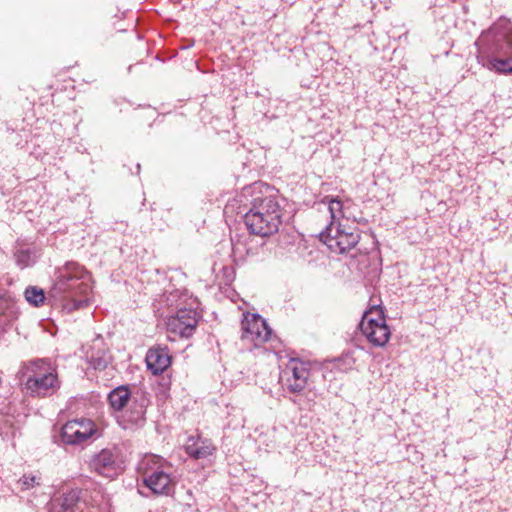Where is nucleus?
Segmentation results:
<instances>
[{"label":"nucleus","instance_id":"7","mask_svg":"<svg viewBox=\"0 0 512 512\" xmlns=\"http://www.w3.org/2000/svg\"><path fill=\"white\" fill-rule=\"evenodd\" d=\"M359 327L373 346L383 347L390 339L391 331L379 306H372L363 314Z\"/></svg>","mask_w":512,"mask_h":512},{"label":"nucleus","instance_id":"23","mask_svg":"<svg viewBox=\"0 0 512 512\" xmlns=\"http://www.w3.org/2000/svg\"><path fill=\"white\" fill-rule=\"evenodd\" d=\"M293 402L295 404L299 405L301 409H306V410H312V408L315 405L314 398H309L308 396L303 401L301 399H299V400L293 399Z\"/></svg>","mask_w":512,"mask_h":512},{"label":"nucleus","instance_id":"5","mask_svg":"<svg viewBox=\"0 0 512 512\" xmlns=\"http://www.w3.org/2000/svg\"><path fill=\"white\" fill-rule=\"evenodd\" d=\"M138 471L143 484L154 494H170L177 482L173 476V465L155 454L145 455L139 462Z\"/></svg>","mask_w":512,"mask_h":512},{"label":"nucleus","instance_id":"10","mask_svg":"<svg viewBox=\"0 0 512 512\" xmlns=\"http://www.w3.org/2000/svg\"><path fill=\"white\" fill-rule=\"evenodd\" d=\"M241 338L259 346L271 339L272 330L266 320L256 313H244L241 321Z\"/></svg>","mask_w":512,"mask_h":512},{"label":"nucleus","instance_id":"13","mask_svg":"<svg viewBox=\"0 0 512 512\" xmlns=\"http://www.w3.org/2000/svg\"><path fill=\"white\" fill-rule=\"evenodd\" d=\"M93 471L104 477L112 478L122 469V460L116 450L103 449L90 461Z\"/></svg>","mask_w":512,"mask_h":512},{"label":"nucleus","instance_id":"21","mask_svg":"<svg viewBox=\"0 0 512 512\" xmlns=\"http://www.w3.org/2000/svg\"><path fill=\"white\" fill-rule=\"evenodd\" d=\"M24 296L27 302L34 306H40L41 304H43L45 299L43 290L35 286H30L26 288Z\"/></svg>","mask_w":512,"mask_h":512},{"label":"nucleus","instance_id":"20","mask_svg":"<svg viewBox=\"0 0 512 512\" xmlns=\"http://www.w3.org/2000/svg\"><path fill=\"white\" fill-rule=\"evenodd\" d=\"M324 201L328 203V210L331 216V222L340 223L339 220L344 216L343 203L337 198L325 197Z\"/></svg>","mask_w":512,"mask_h":512},{"label":"nucleus","instance_id":"11","mask_svg":"<svg viewBox=\"0 0 512 512\" xmlns=\"http://www.w3.org/2000/svg\"><path fill=\"white\" fill-rule=\"evenodd\" d=\"M95 423L86 418L66 422L61 429V439L65 444L78 445L92 438L96 433Z\"/></svg>","mask_w":512,"mask_h":512},{"label":"nucleus","instance_id":"19","mask_svg":"<svg viewBox=\"0 0 512 512\" xmlns=\"http://www.w3.org/2000/svg\"><path fill=\"white\" fill-rule=\"evenodd\" d=\"M17 317V307L13 300L0 294V325H5Z\"/></svg>","mask_w":512,"mask_h":512},{"label":"nucleus","instance_id":"22","mask_svg":"<svg viewBox=\"0 0 512 512\" xmlns=\"http://www.w3.org/2000/svg\"><path fill=\"white\" fill-rule=\"evenodd\" d=\"M41 484L40 476L34 474L23 475L16 483L17 489L27 491Z\"/></svg>","mask_w":512,"mask_h":512},{"label":"nucleus","instance_id":"18","mask_svg":"<svg viewBox=\"0 0 512 512\" xmlns=\"http://www.w3.org/2000/svg\"><path fill=\"white\" fill-rule=\"evenodd\" d=\"M99 342H94L91 352L86 357L89 364L96 370H103L107 367L111 360L109 352L99 346Z\"/></svg>","mask_w":512,"mask_h":512},{"label":"nucleus","instance_id":"6","mask_svg":"<svg viewBox=\"0 0 512 512\" xmlns=\"http://www.w3.org/2000/svg\"><path fill=\"white\" fill-rule=\"evenodd\" d=\"M108 401L116 411L122 410L128 403H131L130 410L126 414V420L134 425L143 424L146 408L150 403L148 393L141 389L130 391L126 385L113 389L108 395Z\"/></svg>","mask_w":512,"mask_h":512},{"label":"nucleus","instance_id":"24","mask_svg":"<svg viewBox=\"0 0 512 512\" xmlns=\"http://www.w3.org/2000/svg\"><path fill=\"white\" fill-rule=\"evenodd\" d=\"M341 361H344V362H346V363H347V368H348V369L353 368V365H354V363H355V360H354L352 357H350L349 355H345V356L341 359Z\"/></svg>","mask_w":512,"mask_h":512},{"label":"nucleus","instance_id":"16","mask_svg":"<svg viewBox=\"0 0 512 512\" xmlns=\"http://www.w3.org/2000/svg\"><path fill=\"white\" fill-rule=\"evenodd\" d=\"M185 450L195 459H204L213 454L215 447L207 439L189 437L185 444Z\"/></svg>","mask_w":512,"mask_h":512},{"label":"nucleus","instance_id":"1","mask_svg":"<svg viewBox=\"0 0 512 512\" xmlns=\"http://www.w3.org/2000/svg\"><path fill=\"white\" fill-rule=\"evenodd\" d=\"M90 291V273L79 263L68 261L56 268L48 298L53 305L72 312L88 305Z\"/></svg>","mask_w":512,"mask_h":512},{"label":"nucleus","instance_id":"8","mask_svg":"<svg viewBox=\"0 0 512 512\" xmlns=\"http://www.w3.org/2000/svg\"><path fill=\"white\" fill-rule=\"evenodd\" d=\"M320 239L332 252L342 254L357 245L360 235L355 228L330 222L326 229L320 233Z\"/></svg>","mask_w":512,"mask_h":512},{"label":"nucleus","instance_id":"14","mask_svg":"<svg viewBox=\"0 0 512 512\" xmlns=\"http://www.w3.org/2000/svg\"><path fill=\"white\" fill-rule=\"evenodd\" d=\"M87 501V491L73 489L63 494L53 505V512H92Z\"/></svg>","mask_w":512,"mask_h":512},{"label":"nucleus","instance_id":"25","mask_svg":"<svg viewBox=\"0 0 512 512\" xmlns=\"http://www.w3.org/2000/svg\"><path fill=\"white\" fill-rule=\"evenodd\" d=\"M176 295H174L173 293H170L169 296L167 297V301L170 303V305H172V298H175Z\"/></svg>","mask_w":512,"mask_h":512},{"label":"nucleus","instance_id":"2","mask_svg":"<svg viewBox=\"0 0 512 512\" xmlns=\"http://www.w3.org/2000/svg\"><path fill=\"white\" fill-rule=\"evenodd\" d=\"M478 63L498 74H512V25L501 19L477 39Z\"/></svg>","mask_w":512,"mask_h":512},{"label":"nucleus","instance_id":"3","mask_svg":"<svg viewBox=\"0 0 512 512\" xmlns=\"http://www.w3.org/2000/svg\"><path fill=\"white\" fill-rule=\"evenodd\" d=\"M251 207L244 216V222L251 234L267 237L276 233L282 221V198L278 190L255 184Z\"/></svg>","mask_w":512,"mask_h":512},{"label":"nucleus","instance_id":"4","mask_svg":"<svg viewBox=\"0 0 512 512\" xmlns=\"http://www.w3.org/2000/svg\"><path fill=\"white\" fill-rule=\"evenodd\" d=\"M23 390L33 397L53 395L60 388L56 366L46 359L24 363L17 373Z\"/></svg>","mask_w":512,"mask_h":512},{"label":"nucleus","instance_id":"9","mask_svg":"<svg viewBox=\"0 0 512 512\" xmlns=\"http://www.w3.org/2000/svg\"><path fill=\"white\" fill-rule=\"evenodd\" d=\"M311 377V364L299 359H291L282 370V387L293 394H300L308 385Z\"/></svg>","mask_w":512,"mask_h":512},{"label":"nucleus","instance_id":"12","mask_svg":"<svg viewBox=\"0 0 512 512\" xmlns=\"http://www.w3.org/2000/svg\"><path fill=\"white\" fill-rule=\"evenodd\" d=\"M198 324V313L194 309L180 308L175 315L167 321V328L171 333L180 337L189 338L193 335Z\"/></svg>","mask_w":512,"mask_h":512},{"label":"nucleus","instance_id":"15","mask_svg":"<svg viewBox=\"0 0 512 512\" xmlns=\"http://www.w3.org/2000/svg\"><path fill=\"white\" fill-rule=\"evenodd\" d=\"M146 365L155 375L163 373L171 364L168 350L162 347H152L146 354Z\"/></svg>","mask_w":512,"mask_h":512},{"label":"nucleus","instance_id":"17","mask_svg":"<svg viewBox=\"0 0 512 512\" xmlns=\"http://www.w3.org/2000/svg\"><path fill=\"white\" fill-rule=\"evenodd\" d=\"M14 257L16 264L21 269H24L36 262L39 257V251L35 246L18 243L14 252Z\"/></svg>","mask_w":512,"mask_h":512}]
</instances>
